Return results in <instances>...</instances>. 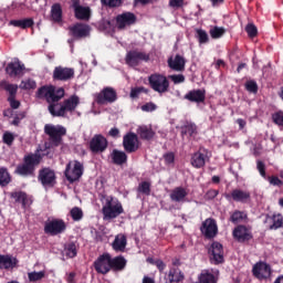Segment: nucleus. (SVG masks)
<instances>
[{
  "instance_id": "58",
  "label": "nucleus",
  "mask_w": 283,
  "mask_h": 283,
  "mask_svg": "<svg viewBox=\"0 0 283 283\" xmlns=\"http://www.w3.org/2000/svg\"><path fill=\"white\" fill-rule=\"evenodd\" d=\"M8 103L11 109H19V107H21V102H19L17 97H8Z\"/></svg>"
},
{
  "instance_id": "53",
  "label": "nucleus",
  "mask_w": 283,
  "mask_h": 283,
  "mask_svg": "<svg viewBox=\"0 0 283 283\" xmlns=\"http://www.w3.org/2000/svg\"><path fill=\"white\" fill-rule=\"evenodd\" d=\"M245 31L248 32V36H251V39L258 35V28L253 24H248L245 27Z\"/></svg>"
},
{
  "instance_id": "47",
  "label": "nucleus",
  "mask_w": 283,
  "mask_h": 283,
  "mask_svg": "<svg viewBox=\"0 0 283 283\" xmlns=\"http://www.w3.org/2000/svg\"><path fill=\"white\" fill-rule=\"evenodd\" d=\"M36 88V82L32 78L23 80L20 83V90H35Z\"/></svg>"
},
{
  "instance_id": "35",
  "label": "nucleus",
  "mask_w": 283,
  "mask_h": 283,
  "mask_svg": "<svg viewBox=\"0 0 283 283\" xmlns=\"http://www.w3.org/2000/svg\"><path fill=\"white\" fill-rule=\"evenodd\" d=\"M51 19L55 23H61V20L63 19V9L61 8V6L59 3H54L51 7Z\"/></svg>"
},
{
  "instance_id": "30",
  "label": "nucleus",
  "mask_w": 283,
  "mask_h": 283,
  "mask_svg": "<svg viewBox=\"0 0 283 283\" xmlns=\"http://www.w3.org/2000/svg\"><path fill=\"white\" fill-rule=\"evenodd\" d=\"M186 101L190 103H205L206 93L202 90H193L185 95Z\"/></svg>"
},
{
  "instance_id": "48",
  "label": "nucleus",
  "mask_w": 283,
  "mask_h": 283,
  "mask_svg": "<svg viewBox=\"0 0 283 283\" xmlns=\"http://www.w3.org/2000/svg\"><path fill=\"white\" fill-rule=\"evenodd\" d=\"M14 138H17V135L10 132H6L2 136L3 144L9 146L14 143Z\"/></svg>"
},
{
  "instance_id": "26",
  "label": "nucleus",
  "mask_w": 283,
  "mask_h": 283,
  "mask_svg": "<svg viewBox=\"0 0 283 283\" xmlns=\"http://www.w3.org/2000/svg\"><path fill=\"white\" fill-rule=\"evenodd\" d=\"M19 264V260L17 258L7 254H0V269L10 271V269H14Z\"/></svg>"
},
{
  "instance_id": "57",
  "label": "nucleus",
  "mask_w": 283,
  "mask_h": 283,
  "mask_svg": "<svg viewBox=\"0 0 283 283\" xmlns=\"http://www.w3.org/2000/svg\"><path fill=\"white\" fill-rule=\"evenodd\" d=\"M169 78H170V81H172V83H175V85L185 83V75H182V74L170 75Z\"/></svg>"
},
{
  "instance_id": "18",
  "label": "nucleus",
  "mask_w": 283,
  "mask_h": 283,
  "mask_svg": "<svg viewBox=\"0 0 283 283\" xmlns=\"http://www.w3.org/2000/svg\"><path fill=\"white\" fill-rule=\"evenodd\" d=\"M252 271H253L254 277H258V280H266L271 277V265L264 262L256 263L253 266Z\"/></svg>"
},
{
  "instance_id": "52",
  "label": "nucleus",
  "mask_w": 283,
  "mask_h": 283,
  "mask_svg": "<svg viewBox=\"0 0 283 283\" xmlns=\"http://www.w3.org/2000/svg\"><path fill=\"white\" fill-rule=\"evenodd\" d=\"M198 132V128L196 127V124H188L185 128V134H187L190 137H193Z\"/></svg>"
},
{
  "instance_id": "16",
  "label": "nucleus",
  "mask_w": 283,
  "mask_h": 283,
  "mask_svg": "<svg viewBox=\"0 0 283 283\" xmlns=\"http://www.w3.org/2000/svg\"><path fill=\"white\" fill-rule=\"evenodd\" d=\"M207 160H209V151H207V149L200 148L199 151L192 155L191 165L196 169H201V167H205Z\"/></svg>"
},
{
  "instance_id": "5",
  "label": "nucleus",
  "mask_w": 283,
  "mask_h": 283,
  "mask_svg": "<svg viewBox=\"0 0 283 283\" xmlns=\"http://www.w3.org/2000/svg\"><path fill=\"white\" fill-rule=\"evenodd\" d=\"M149 85L154 92H158V94H165L167 90H169V80H167V76L163 74H151L148 77Z\"/></svg>"
},
{
  "instance_id": "56",
  "label": "nucleus",
  "mask_w": 283,
  "mask_h": 283,
  "mask_svg": "<svg viewBox=\"0 0 283 283\" xmlns=\"http://www.w3.org/2000/svg\"><path fill=\"white\" fill-rule=\"evenodd\" d=\"M256 169L260 172V176H262V178H266V166L264 165V163H262L261 160L256 161Z\"/></svg>"
},
{
  "instance_id": "49",
  "label": "nucleus",
  "mask_w": 283,
  "mask_h": 283,
  "mask_svg": "<svg viewBox=\"0 0 283 283\" xmlns=\"http://www.w3.org/2000/svg\"><path fill=\"white\" fill-rule=\"evenodd\" d=\"M138 192L144 193L145 196H149V193H151V188L149 182L147 181L142 182L138 187Z\"/></svg>"
},
{
  "instance_id": "23",
  "label": "nucleus",
  "mask_w": 283,
  "mask_h": 283,
  "mask_svg": "<svg viewBox=\"0 0 283 283\" xmlns=\"http://www.w3.org/2000/svg\"><path fill=\"white\" fill-rule=\"evenodd\" d=\"M117 28L119 30H123V28H127V25H132L133 23H136V15L132 12H126L120 15H117Z\"/></svg>"
},
{
  "instance_id": "20",
  "label": "nucleus",
  "mask_w": 283,
  "mask_h": 283,
  "mask_svg": "<svg viewBox=\"0 0 283 283\" xmlns=\"http://www.w3.org/2000/svg\"><path fill=\"white\" fill-rule=\"evenodd\" d=\"M116 101V91L112 87L104 88L96 98L99 105H105V103H114Z\"/></svg>"
},
{
  "instance_id": "10",
  "label": "nucleus",
  "mask_w": 283,
  "mask_h": 283,
  "mask_svg": "<svg viewBox=\"0 0 283 283\" xmlns=\"http://www.w3.org/2000/svg\"><path fill=\"white\" fill-rule=\"evenodd\" d=\"M208 253L210 255L212 264H222L224 262V249L222 248L220 242H212L208 250Z\"/></svg>"
},
{
  "instance_id": "54",
  "label": "nucleus",
  "mask_w": 283,
  "mask_h": 283,
  "mask_svg": "<svg viewBox=\"0 0 283 283\" xmlns=\"http://www.w3.org/2000/svg\"><path fill=\"white\" fill-rule=\"evenodd\" d=\"M184 6H185V0H169V7L174 8V10L184 8Z\"/></svg>"
},
{
  "instance_id": "64",
  "label": "nucleus",
  "mask_w": 283,
  "mask_h": 283,
  "mask_svg": "<svg viewBox=\"0 0 283 283\" xmlns=\"http://www.w3.org/2000/svg\"><path fill=\"white\" fill-rule=\"evenodd\" d=\"M154 264L161 273L165 269H167V265L165 264V262H163V260H157L154 262Z\"/></svg>"
},
{
  "instance_id": "8",
  "label": "nucleus",
  "mask_w": 283,
  "mask_h": 283,
  "mask_svg": "<svg viewBox=\"0 0 283 283\" xmlns=\"http://www.w3.org/2000/svg\"><path fill=\"white\" fill-rule=\"evenodd\" d=\"M94 269L97 273L106 275L112 271V255L109 253H104L94 261Z\"/></svg>"
},
{
  "instance_id": "3",
  "label": "nucleus",
  "mask_w": 283,
  "mask_h": 283,
  "mask_svg": "<svg viewBox=\"0 0 283 283\" xmlns=\"http://www.w3.org/2000/svg\"><path fill=\"white\" fill-rule=\"evenodd\" d=\"M41 151H43V149H36L35 154L25 156L24 163L17 167L15 174L23 177L34 176V168L41 163L43 156H48V153L41 154Z\"/></svg>"
},
{
  "instance_id": "19",
  "label": "nucleus",
  "mask_w": 283,
  "mask_h": 283,
  "mask_svg": "<svg viewBox=\"0 0 283 283\" xmlns=\"http://www.w3.org/2000/svg\"><path fill=\"white\" fill-rule=\"evenodd\" d=\"M53 78L55 81H70V78H74V69L56 66L53 71Z\"/></svg>"
},
{
  "instance_id": "24",
  "label": "nucleus",
  "mask_w": 283,
  "mask_h": 283,
  "mask_svg": "<svg viewBox=\"0 0 283 283\" xmlns=\"http://www.w3.org/2000/svg\"><path fill=\"white\" fill-rule=\"evenodd\" d=\"M72 8L74 9L76 19H90V8L81 6V2L78 0L72 1Z\"/></svg>"
},
{
  "instance_id": "28",
  "label": "nucleus",
  "mask_w": 283,
  "mask_h": 283,
  "mask_svg": "<svg viewBox=\"0 0 283 283\" xmlns=\"http://www.w3.org/2000/svg\"><path fill=\"white\" fill-rule=\"evenodd\" d=\"M200 283H218V270H203L199 275Z\"/></svg>"
},
{
  "instance_id": "1",
  "label": "nucleus",
  "mask_w": 283,
  "mask_h": 283,
  "mask_svg": "<svg viewBox=\"0 0 283 283\" xmlns=\"http://www.w3.org/2000/svg\"><path fill=\"white\" fill-rule=\"evenodd\" d=\"M38 98H45L49 103V112L52 116L67 118L70 114H74L76 107L81 103L78 96L73 95L63 103H59L65 96V90L55 88L54 86H42L38 90Z\"/></svg>"
},
{
  "instance_id": "59",
  "label": "nucleus",
  "mask_w": 283,
  "mask_h": 283,
  "mask_svg": "<svg viewBox=\"0 0 283 283\" xmlns=\"http://www.w3.org/2000/svg\"><path fill=\"white\" fill-rule=\"evenodd\" d=\"M164 160L166 165H174L176 156L174 155V153H167L164 155Z\"/></svg>"
},
{
  "instance_id": "51",
  "label": "nucleus",
  "mask_w": 283,
  "mask_h": 283,
  "mask_svg": "<svg viewBox=\"0 0 283 283\" xmlns=\"http://www.w3.org/2000/svg\"><path fill=\"white\" fill-rule=\"evenodd\" d=\"M245 90L252 94H258V83L255 81H248L245 83Z\"/></svg>"
},
{
  "instance_id": "63",
  "label": "nucleus",
  "mask_w": 283,
  "mask_h": 283,
  "mask_svg": "<svg viewBox=\"0 0 283 283\" xmlns=\"http://www.w3.org/2000/svg\"><path fill=\"white\" fill-rule=\"evenodd\" d=\"M270 185H273L274 187H280L282 185V180L277 177H270L269 178Z\"/></svg>"
},
{
  "instance_id": "61",
  "label": "nucleus",
  "mask_w": 283,
  "mask_h": 283,
  "mask_svg": "<svg viewBox=\"0 0 283 283\" xmlns=\"http://www.w3.org/2000/svg\"><path fill=\"white\" fill-rule=\"evenodd\" d=\"M143 112H156V104L147 103L142 106Z\"/></svg>"
},
{
  "instance_id": "25",
  "label": "nucleus",
  "mask_w": 283,
  "mask_h": 283,
  "mask_svg": "<svg viewBox=\"0 0 283 283\" xmlns=\"http://www.w3.org/2000/svg\"><path fill=\"white\" fill-rule=\"evenodd\" d=\"M185 280V274L180 269L172 268L169 270L168 274H166L165 282L164 283H179Z\"/></svg>"
},
{
  "instance_id": "15",
  "label": "nucleus",
  "mask_w": 283,
  "mask_h": 283,
  "mask_svg": "<svg viewBox=\"0 0 283 283\" xmlns=\"http://www.w3.org/2000/svg\"><path fill=\"white\" fill-rule=\"evenodd\" d=\"M123 146L125 151H127L128 154H134V151H137L139 147L138 136L134 133H128L124 136Z\"/></svg>"
},
{
  "instance_id": "46",
  "label": "nucleus",
  "mask_w": 283,
  "mask_h": 283,
  "mask_svg": "<svg viewBox=\"0 0 283 283\" xmlns=\"http://www.w3.org/2000/svg\"><path fill=\"white\" fill-rule=\"evenodd\" d=\"M70 216H71L72 220H74V222H78V221L83 220V210L78 207H74L70 211Z\"/></svg>"
},
{
  "instance_id": "39",
  "label": "nucleus",
  "mask_w": 283,
  "mask_h": 283,
  "mask_svg": "<svg viewBox=\"0 0 283 283\" xmlns=\"http://www.w3.org/2000/svg\"><path fill=\"white\" fill-rule=\"evenodd\" d=\"M48 272H45L44 270L36 272H28V277H29V282H33V283H39L42 280H44V277H46Z\"/></svg>"
},
{
  "instance_id": "7",
  "label": "nucleus",
  "mask_w": 283,
  "mask_h": 283,
  "mask_svg": "<svg viewBox=\"0 0 283 283\" xmlns=\"http://www.w3.org/2000/svg\"><path fill=\"white\" fill-rule=\"evenodd\" d=\"M64 174L69 182H76L83 176V164L76 160L70 161Z\"/></svg>"
},
{
  "instance_id": "17",
  "label": "nucleus",
  "mask_w": 283,
  "mask_h": 283,
  "mask_svg": "<svg viewBox=\"0 0 283 283\" xmlns=\"http://www.w3.org/2000/svg\"><path fill=\"white\" fill-rule=\"evenodd\" d=\"M25 70V65L19 61V59H14L7 65V74L9 76L15 78L17 76H23V72Z\"/></svg>"
},
{
  "instance_id": "45",
  "label": "nucleus",
  "mask_w": 283,
  "mask_h": 283,
  "mask_svg": "<svg viewBox=\"0 0 283 283\" xmlns=\"http://www.w3.org/2000/svg\"><path fill=\"white\" fill-rule=\"evenodd\" d=\"M227 32V30L222 27H213L210 29L211 39H221V36Z\"/></svg>"
},
{
  "instance_id": "60",
  "label": "nucleus",
  "mask_w": 283,
  "mask_h": 283,
  "mask_svg": "<svg viewBox=\"0 0 283 283\" xmlns=\"http://www.w3.org/2000/svg\"><path fill=\"white\" fill-rule=\"evenodd\" d=\"M145 92V87H135L130 91V98H138L140 93Z\"/></svg>"
},
{
  "instance_id": "32",
  "label": "nucleus",
  "mask_w": 283,
  "mask_h": 283,
  "mask_svg": "<svg viewBox=\"0 0 283 283\" xmlns=\"http://www.w3.org/2000/svg\"><path fill=\"white\" fill-rule=\"evenodd\" d=\"M185 57L182 55H176L175 59L168 60V65L175 72H182L185 70Z\"/></svg>"
},
{
  "instance_id": "62",
  "label": "nucleus",
  "mask_w": 283,
  "mask_h": 283,
  "mask_svg": "<svg viewBox=\"0 0 283 283\" xmlns=\"http://www.w3.org/2000/svg\"><path fill=\"white\" fill-rule=\"evenodd\" d=\"M218 193H219L218 190H214V189L208 190L206 193V200H213V198L218 197Z\"/></svg>"
},
{
  "instance_id": "38",
  "label": "nucleus",
  "mask_w": 283,
  "mask_h": 283,
  "mask_svg": "<svg viewBox=\"0 0 283 283\" xmlns=\"http://www.w3.org/2000/svg\"><path fill=\"white\" fill-rule=\"evenodd\" d=\"M137 133L144 140H151V138L156 135V133H154L149 126H140Z\"/></svg>"
},
{
  "instance_id": "2",
  "label": "nucleus",
  "mask_w": 283,
  "mask_h": 283,
  "mask_svg": "<svg viewBox=\"0 0 283 283\" xmlns=\"http://www.w3.org/2000/svg\"><path fill=\"white\" fill-rule=\"evenodd\" d=\"M44 134L49 136V143L44 144V154H48V149H52V147H59L61 143H63V136L67 134V129L62 125H53L46 124L44 126Z\"/></svg>"
},
{
  "instance_id": "37",
  "label": "nucleus",
  "mask_w": 283,
  "mask_h": 283,
  "mask_svg": "<svg viewBox=\"0 0 283 283\" xmlns=\"http://www.w3.org/2000/svg\"><path fill=\"white\" fill-rule=\"evenodd\" d=\"M9 25H13L14 28H22L25 30V28H32V25H34V20L30 18L23 20H11Z\"/></svg>"
},
{
  "instance_id": "21",
  "label": "nucleus",
  "mask_w": 283,
  "mask_h": 283,
  "mask_svg": "<svg viewBox=\"0 0 283 283\" xmlns=\"http://www.w3.org/2000/svg\"><path fill=\"white\" fill-rule=\"evenodd\" d=\"M72 35L75 39H85V36H90V25L77 23L70 28Z\"/></svg>"
},
{
  "instance_id": "12",
  "label": "nucleus",
  "mask_w": 283,
  "mask_h": 283,
  "mask_svg": "<svg viewBox=\"0 0 283 283\" xmlns=\"http://www.w3.org/2000/svg\"><path fill=\"white\" fill-rule=\"evenodd\" d=\"M90 149L93 154H103L107 149V138L103 135H94L90 142Z\"/></svg>"
},
{
  "instance_id": "50",
  "label": "nucleus",
  "mask_w": 283,
  "mask_h": 283,
  "mask_svg": "<svg viewBox=\"0 0 283 283\" xmlns=\"http://www.w3.org/2000/svg\"><path fill=\"white\" fill-rule=\"evenodd\" d=\"M272 120L275 123V125H279V127H283V112L279 111L272 115Z\"/></svg>"
},
{
  "instance_id": "41",
  "label": "nucleus",
  "mask_w": 283,
  "mask_h": 283,
  "mask_svg": "<svg viewBox=\"0 0 283 283\" xmlns=\"http://www.w3.org/2000/svg\"><path fill=\"white\" fill-rule=\"evenodd\" d=\"M245 218L247 212L237 210L231 214L230 222H233V224H240V222H244Z\"/></svg>"
},
{
  "instance_id": "40",
  "label": "nucleus",
  "mask_w": 283,
  "mask_h": 283,
  "mask_svg": "<svg viewBox=\"0 0 283 283\" xmlns=\"http://www.w3.org/2000/svg\"><path fill=\"white\" fill-rule=\"evenodd\" d=\"M2 87L3 90H6V92H8L9 94L8 98L17 97V92H19V85L4 82L2 83Z\"/></svg>"
},
{
  "instance_id": "27",
  "label": "nucleus",
  "mask_w": 283,
  "mask_h": 283,
  "mask_svg": "<svg viewBox=\"0 0 283 283\" xmlns=\"http://www.w3.org/2000/svg\"><path fill=\"white\" fill-rule=\"evenodd\" d=\"M233 237L238 242H247L248 240H251V231L244 227V226H239L233 230Z\"/></svg>"
},
{
  "instance_id": "31",
  "label": "nucleus",
  "mask_w": 283,
  "mask_h": 283,
  "mask_svg": "<svg viewBox=\"0 0 283 283\" xmlns=\"http://www.w3.org/2000/svg\"><path fill=\"white\" fill-rule=\"evenodd\" d=\"M11 198L22 205V209H28V207L32 205V199H30L25 192H12Z\"/></svg>"
},
{
  "instance_id": "55",
  "label": "nucleus",
  "mask_w": 283,
  "mask_h": 283,
  "mask_svg": "<svg viewBox=\"0 0 283 283\" xmlns=\"http://www.w3.org/2000/svg\"><path fill=\"white\" fill-rule=\"evenodd\" d=\"M102 3L104 6H109V8H118V6L123 3V0H102Z\"/></svg>"
},
{
  "instance_id": "42",
  "label": "nucleus",
  "mask_w": 283,
  "mask_h": 283,
  "mask_svg": "<svg viewBox=\"0 0 283 283\" xmlns=\"http://www.w3.org/2000/svg\"><path fill=\"white\" fill-rule=\"evenodd\" d=\"M12 178L10 177V172H8L7 168H0V185L1 187H6L10 185Z\"/></svg>"
},
{
  "instance_id": "11",
  "label": "nucleus",
  "mask_w": 283,
  "mask_h": 283,
  "mask_svg": "<svg viewBox=\"0 0 283 283\" xmlns=\"http://www.w3.org/2000/svg\"><path fill=\"white\" fill-rule=\"evenodd\" d=\"M226 198L231 202H241L242 205H248V202H251V192L249 190L243 189H234L231 191V193H227Z\"/></svg>"
},
{
  "instance_id": "9",
  "label": "nucleus",
  "mask_w": 283,
  "mask_h": 283,
  "mask_svg": "<svg viewBox=\"0 0 283 283\" xmlns=\"http://www.w3.org/2000/svg\"><path fill=\"white\" fill-rule=\"evenodd\" d=\"M147 63L149 61V53L142 51H129L126 55V64L130 67H136L140 65V63Z\"/></svg>"
},
{
  "instance_id": "36",
  "label": "nucleus",
  "mask_w": 283,
  "mask_h": 283,
  "mask_svg": "<svg viewBox=\"0 0 283 283\" xmlns=\"http://www.w3.org/2000/svg\"><path fill=\"white\" fill-rule=\"evenodd\" d=\"M127 266V261L123 256L111 258V269L114 271H123Z\"/></svg>"
},
{
  "instance_id": "29",
  "label": "nucleus",
  "mask_w": 283,
  "mask_h": 283,
  "mask_svg": "<svg viewBox=\"0 0 283 283\" xmlns=\"http://www.w3.org/2000/svg\"><path fill=\"white\" fill-rule=\"evenodd\" d=\"M265 224H268L269 229L277 230L283 227V217L282 214H273V216H266L265 218Z\"/></svg>"
},
{
  "instance_id": "43",
  "label": "nucleus",
  "mask_w": 283,
  "mask_h": 283,
  "mask_svg": "<svg viewBox=\"0 0 283 283\" xmlns=\"http://www.w3.org/2000/svg\"><path fill=\"white\" fill-rule=\"evenodd\" d=\"M196 34L200 45H205V43H209V34L207 33V31L202 29H197Z\"/></svg>"
},
{
  "instance_id": "44",
  "label": "nucleus",
  "mask_w": 283,
  "mask_h": 283,
  "mask_svg": "<svg viewBox=\"0 0 283 283\" xmlns=\"http://www.w3.org/2000/svg\"><path fill=\"white\" fill-rule=\"evenodd\" d=\"M76 244L74 243H69L65 245L64 248V254L66 255V258H76Z\"/></svg>"
},
{
  "instance_id": "34",
  "label": "nucleus",
  "mask_w": 283,
  "mask_h": 283,
  "mask_svg": "<svg viewBox=\"0 0 283 283\" xmlns=\"http://www.w3.org/2000/svg\"><path fill=\"white\" fill-rule=\"evenodd\" d=\"M111 158L115 165H124V163H127V154L117 149L113 150Z\"/></svg>"
},
{
  "instance_id": "13",
  "label": "nucleus",
  "mask_w": 283,
  "mask_h": 283,
  "mask_svg": "<svg viewBox=\"0 0 283 283\" xmlns=\"http://www.w3.org/2000/svg\"><path fill=\"white\" fill-rule=\"evenodd\" d=\"M200 231L206 238H216L218 235V223L211 218L206 219L201 224Z\"/></svg>"
},
{
  "instance_id": "14",
  "label": "nucleus",
  "mask_w": 283,
  "mask_h": 283,
  "mask_svg": "<svg viewBox=\"0 0 283 283\" xmlns=\"http://www.w3.org/2000/svg\"><path fill=\"white\" fill-rule=\"evenodd\" d=\"M39 180L43 187H54L56 184V175L54 174V170L44 168L40 170Z\"/></svg>"
},
{
  "instance_id": "33",
  "label": "nucleus",
  "mask_w": 283,
  "mask_h": 283,
  "mask_svg": "<svg viewBox=\"0 0 283 283\" xmlns=\"http://www.w3.org/2000/svg\"><path fill=\"white\" fill-rule=\"evenodd\" d=\"M125 247H127V238L125 234H117L113 242L114 251H125Z\"/></svg>"
},
{
  "instance_id": "22",
  "label": "nucleus",
  "mask_w": 283,
  "mask_h": 283,
  "mask_svg": "<svg viewBox=\"0 0 283 283\" xmlns=\"http://www.w3.org/2000/svg\"><path fill=\"white\" fill-rule=\"evenodd\" d=\"M189 191L185 187H176L170 191V200L172 202H187Z\"/></svg>"
},
{
  "instance_id": "6",
  "label": "nucleus",
  "mask_w": 283,
  "mask_h": 283,
  "mask_svg": "<svg viewBox=\"0 0 283 283\" xmlns=\"http://www.w3.org/2000/svg\"><path fill=\"white\" fill-rule=\"evenodd\" d=\"M67 229L63 219H51L44 224V232L49 235H61Z\"/></svg>"
},
{
  "instance_id": "4",
  "label": "nucleus",
  "mask_w": 283,
  "mask_h": 283,
  "mask_svg": "<svg viewBox=\"0 0 283 283\" xmlns=\"http://www.w3.org/2000/svg\"><path fill=\"white\" fill-rule=\"evenodd\" d=\"M102 213L104 216V220H115V218H118V216L125 213V209H123V203H120L118 199L107 197L102 208Z\"/></svg>"
}]
</instances>
